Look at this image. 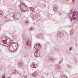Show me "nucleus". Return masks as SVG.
<instances>
[{
	"label": "nucleus",
	"mask_w": 78,
	"mask_h": 78,
	"mask_svg": "<svg viewBox=\"0 0 78 78\" xmlns=\"http://www.w3.org/2000/svg\"><path fill=\"white\" fill-rule=\"evenodd\" d=\"M38 15L37 16H38Z\"/></svg>",
	"instance_id": "27"
},
{
	"label": "nucleus",
	"mask_w": 78,
	"mask_h": 78,
	"mask_svg": "<svg viewBox=\"0 0 78 78\" xmlns=\"http://www.w3.org/2000/svg\"><path fill=\"white\" fill-rule=\"evenodd\" d=\"M2 78H5V75H4L3 76H2Z\"/></svg>",
	"instance_id": "17"
},
{
	"label": "nucleus",
	"mask_w": 78,
	"mask_h": 78,
	"mask_svg": "<svg viewBox=\"0 0 78 78\" xmlns=\"http://www.w3.org/2000/svg\"><path fill=\"white\" fill-rule=\"evenodd\" d=\"M19 66H22V64H20Z\"/></svg>",
	"instance_id": "23"
},
{
	"label": "nucleus",
	"mask_w": 78,
	"mask_h": 78,
	"mask_svg": "<svg viewBox=\"0 0 78 78\" xmlns=\"http://www.w3.org/2000/svg\"><path fill=\"white\" fill-rule=\"evenodd\" d=\"M30 10L31 11H33L34 10V9L33 7H31L30 8Z\"/></svg>",
	"instance_id": "14"
},
{
	"label": "nucleus",
	"mask_w": 78,
	"mask_h": 78,
	"mask_svg": "<svg viewBox=\"0 0 78 78\" xmlns=\"http://www.w3.org/2000/svg\"><path fill=\"white\" fill-rule=\"evenodd\" d=\"M58 6L55 5V6H54L53 10L54 11L56 12V11H58Z\"/></svg>",
	"instance_id": "9"
},
{
	"label": "nucleus",
	"mask_w": 78,
	"mask_h": 78,
	"mask_svg": "<svg viewBox=\"0 0 78 78\" xmlns=\"http://www.w3.org/2000/svg\"><path fill=\"white\" fill-rule=\"evenodd\" d=\"M61 66H60L59 65L57 64L55 66V68L58 70L59 71H60V69H61Z\"/></svg>",
	"instance_id": "7"
},
{
	"label": "nucleus",
	"mask_w": 78,
	"mask_h": 78,
	"mask_svg": "<svg viewBox=\"0 0 78 78\" xmlns=\"http://www.w3.org/2000/svg\"><path fill=\"white\" fill-rule=\"evenodd\" d=\"M33 28H30V30H31V31H32L33 30Z\"/></svg>",
	"instance_id": "18"
},
{
	"label": "nucleus",
	"mask_w": 78,
	"mask_h": 78,
	"mask_svg": "<svg viewBox=\"0 0 78 78\" xmlns=\"http://www.w3.org/2000/svg\"><path fill=\"white\" fill-rule=\"evenodd\" d=\"M26 44L27 46L30 47L31 44V41L30 40L27 39L26 42Z\"/></svg>",
	"instance_id": "3"
},
{
	"label": "nucleus",
	"mask_w": 78,
	"mask_h": 78,
	"mask_svg": "<svg viewBox=\"0 0 78 78\" xmlns=\"http://www.w3.org/2000/svg\"><path fill=\"white\" fill-rule=\"evenodd\" d=\"M25 7H26V9L27 10H23L22 12H25L28 11H29L30 9V8L29 7H28L27 5H25Z\"/></svg>",
	"instance_id": "4"
},
{
	"label": "nucleus",
	"mask_w": 78,
	"mask_h": 78,
	"mask_svg": "<svg viewBox=\"0 0 78 78\" xmlns=\"http://www.w3.org/2000/svg\"><path fill=\"white\" fill-rule=\"evenodd\" d=\"M30 67L32 68H36V67H37V65L34 63H33L30 66Z\"/></svg>",
	"instance_id": "6"
},
{
	"label": "nucleus",
	"mask_w": 78,
	"mask_h": 78,
	"mask_svg": "<svg viewBox=\"0 0 78 78\" xmlns=\"http://www.w3.org/2000/svg\"><path fill=\"white\" fill-rule=\"evenodd\" d=\"M37 72L35 71V72L33 73L32 74H31L30 76H34V77H35V76H37Z\"/></svg>",
	"instance_id": "8"
},
{
	"label": "nucleus",
	"mask_w": 78,
	"mask_h": 78,
	"mask_svg": "<svg viewBox=\"0 0 78 78\" xmlns=\"http://www.w3.org/2000/svg\"><path fill=\"white\" fill-rule=\"evenodd\" d=\"M72 33H73L72 32V31H71L70 32V34H71V35H72Z\"/></svg>",
	"instance_id": "19"
},
{
	"label": "nucleus",
	"mask_w": 78,
	"mask_h": 78,
	"mask_svg": "<svg viewBox=\"0 0 78 78\" xmlns=\"http://www.w3.org/2000/svg\"><path fill=\"white\" fill-rule=\"evenodd\" d=\"M61 78H67V76L65 75H62L61 77Z\"/></svg>",
	"instance_id": "13"
},
{
	"label": "nucleus",
	"mask_w": 78,
	"mask_h": 78,
	"mask_svg": "<svg viewBox=\"0 0 78 78\" xmlns=\"http://www.w3.org/2000/svg\"><path fill=\"white\" fill-rule=\"evenodd\" d=\"M70 66H69V65H67V67H70Z\"/></svg>",
	"instance_id": "22"
},
{
	"label": "nucleus",
	"mask_w": 78,
	"mask_h": 78,
	"mask_svg": "<svg viewBox=\"0 0 78 78\" xmlns=\"http://www.w3.org/2000/svg\"><path fill=\"white\" fill-rule=\"evenodd\" d=\"M18 73V72L17 71H14V73Z\"/></svg>",
	"instance_id": "16"
},
{
	"label": "nucleus",
	"mask_w": 78,
	"mask_h": 78,
	"mask_svg": "<svg viewBox=\"0 0 78 78\" xmlns=\"http://www.w3.org/2000/svg\"><path fill=\"white\" fill-rule=\"evenodd\" d=\"M26 23H27V24H28V20H27L26 21Z\"/></svg>",
	"instance_id": "20"
},
{
	"label": "nucleus",
	"mask_w": 78,
	"mask_h": 78,
	"mask_svg": "<svg viewBox=\"0 0 78 78\" xmlns=\"http://www.w3.org/2000/svg\"><path fill=\"white\" fill-rule=\"evenodd\" d=\"M34 15L33 14V13H31V15L30 16H31V17L32 18H33L34 17Z\"/></svg>",
	"instance_id": "15"
},
{
	"label": "nucleus",
	"mask_w": 78,
	"mask_h": 78,
	"mask_svg": "<svg viewBox=\"0 0 78 78\" xmlns=\"http://www.w3.org/2000/svg\"><path fill=\"white\" fill-rule=\"evenodd\" d=\"M72 49V48H70L69 49V50H70V51H71Z\"/></svg>",
	"instance_id": "21"
},
{
	"label": "nucleus",
	"mask_w": 78,
	"mask_h": 78,
	"mask_svg": "<svg viewBox=\"0 0 78 78\" xmlns=\"http://www.w3.org/2000/svg\"><path fill=\"white\" fill-rule=\"evenodd\" d=\"M57 36L58 37L61 38L64 36V33L63 32H58L57 34Z\"/></svg>",
	"instance_id": "2"
},
{
	"label": "nucleus",
	"mask_w": 78,
	"mask_h": 78,
	"mask_svg": "<svg viewBox=\"0 0 78 78\" xmlns=\"http://www.w3.org/2000/svg\"><path fill=\"white\" fill-rule=\"evenodd\" d=\"M38 15L39 14H37Z\"/></svg>",
	"instance_id": "26"
},
{
	"label": "nucleus",
	"mask_w": 78,
	"mask_h": 78,
	"mask_svg": "<svg viewBox=\"0 0 78 78\" xmlns=\"http://www.w3.org/2000/svg\"><path fill=\"white\" fill-rule=\"evenodd\" d=\"M49 60L51 61V62H53L55 60V58H54L49 57Z\"/></svg>",
	"instance_id": "10"
},
{
	"label": "nucleus",
	"mask_w": 78,
	"mask_h": 78,
	"mask_svg": "<svg viewBox=\"0 0 78 78\" xmlns=\"http://www.w3.org/2000/svg\"><path fill=\"white\" fill-rule=\"evenodd\" d=\"M62 61H63V58H62L60 60L59 62V64H62Z\"/></svg>",
	"instance_id": "12"
},
{
	"label": "nucleus",
	"mask_w": 78,
	"mask_h": 78,
	"mask_svg": "<svg viewBox=\"0 0 78 78\" xmlns=\"http://www.w3.org/2000/svg\"><path fill=\"white\" fill-rule=\"evenodd\" d=\"M41 47L42 45L39 43L37 44L34 46L36 50H40Z\"/></svg>",
	"instance_id": "1"
},
{
	"label": "nucleus",
	"mask_w": 78,
	"mask_h": 78,
	"mask_svg": "<svg viewBox=\"0 0 78 78\" xmlns=\"http://www.w3.org/2000/svg\"><path fill=\"white\" fill-rule=\"evenodd\" d=\"M24 77L25 78H27V76H24Z\"/></svg>",
	"instance_id": "24"
},
{
	"label": "nucleus",
	"mask_w": 78,
	"mask_h": 78,
	"mask_svg": "<svg viewBox=\"0 0 78 78\" xmlns=\"http://www.w3.org/2000/svg\"><path fill=\"white\" fill-rule=\"evenodd\" d=\"M35 57H38L39 56V53L38 52V50H36L34 54Z\"/></svg>",
	"instance_id": "5"
},
{
	"label": "nucleus",
	"mask_w": 78,
	"mask_h": 78,
	"mask_svg": "<svg viewBox=\"0 0 78 78\" xmlns=\"http://www.w3.org/2000/svg\"><path fill=\"white\" fill-rule=\"evenodd\" d=\"M3 15V12L2 10L0 11V17H2Z\"/></svg>",
	"instance_id": "11"
},
{
	"label": "nucleus",
	"mask_w": 78,
	"mask_h": 78,
	"mask_svg": "<svg viewBox=\"0 0 78 78\" xmlns=\"http://www.w3.org/2000/svg\"><path fill=\"white\" fill-rule=\"evenodd\" d=\"M10 78V77H7V78Z\"/></svg>",
	"instance_id": "25"
}]
</instances>
